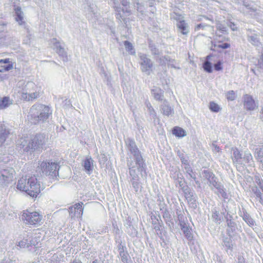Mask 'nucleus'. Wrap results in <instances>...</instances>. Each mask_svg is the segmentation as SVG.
Instances as JSON below:
<instances>
[{
  "mask_svg": "<svg viewBox=\"0 0 263 263\" xmlns=\"http://www.w3.org/2000/svg\"><path fill=\"white\" fill-rule=\"evenodd\" d=\"M227 26L226 21H217L216 23V27L218 31L217 32H220L224 35H228Z\"/></svg>",
  "mask_w": 263,
  "mask_h": 263,
  "instance_id": "nucleus-25",
  "label": "nucleus"
},
{
  "mask_svg": "<svg viewBox=\"0 0 263 263\" xmlns=\"http://www.w3.org/2000/svg\"><path fill=\"white\" fill-rule=\"evenodd\" d=\"M151 93L154 98L157 101H162L163 99V91L160 88L154 86L151 89Z\"/></svg>",
  "mask_w": 263,
  "mask_h": 263,
  "instance_id": "nucleus-23",
  "label": "nucleus"
},
{
  "mask_svg": "<svg viewBox=\"0 0 263 263\" xmlns=\"http://www.w3.org/2000/svg\"><path fill=\"white\" fill-rule=\"evenodd\" d=\"M83 166L85 172L87 174H90L93 169V160L90 157H86L84 160Z\"/></svg>",
  "mask_w": 263,
  "mask_h": 263,
  "instance_id": "nucleus-20",
  "label": "nucleus"
},
{
  "mask_svg": "<svg viewBox=\"0 0 263 263\" xmlns=\"http://www.w3.org/2000/svg\"><path fill=\"white\" fill-rule=\"evenodd\" d=\"M126 144L128 151L134 157L135 164L138 167V171L141 172H143L145 176H146V165L144 163V160L135 141L130 138H127L126 141Z\"/></svg>",
  "mask_w": 263,
  "mask_h": 263,
  "instance_id": "nucleus-3",
  "label": "nucleus"
},
{
  "mask_svg": "<svg viewBox=\"0 0 263 263\" xmlns=\"http://www.w3.org/2000/svg\"><path fill=\"white\" fill-rule=\"evenodd\" d=\"M222 68L221 66V63L220 61H218L217 63L214 65V69L216 71H219Z\"/></svg>",
  "mask_w": 263,
  "mask_h": 263,
  "instance_id": "nucleus-59",
  "label": "nucleus"
},
{
  "mask_svg": "<svg viewBox=\"0 0 263 263\" xmlns=\"http://www.w3.org/2000/svg\"><path fill=\"white\" fill-rule=\"evenodd\" d=\"M50 43L53 46V49L55 50L56 52L57 50H60L64 48V43L61 42L56 38L51 39Z\"/></svg>",
  "mask_w": 263,
  "mask_h": 263,
  "instance_id": "nucleus-29",
  "label": "nucleus"
},
{
  "mask_svg": "<svg viewBox=\"0 0 263 263\" xmlns=\"http://www.w3.org/2000/svg\"><path fill=\"white\" fill-rule=\"evenodd\" d=\"M225 212H223L222 213L226 220L227 226L228 228L227 230V233L229 236H231L236 230V223L232 220V216L230 215L227 211L226 209L224 210Z\"/></svg>",
  "mask_w": 263,
  "mask_h": 263,
  "instance_id": "nucleus-14",
  "label": "nucleus"
},
{
  "mask_svg": "<svg viewBox=\"0 0 263 263\" xmlns=\"http://www.w3.org/2000/svg\"><path fill=\"white\" fill-rule=\"evenodd\" d=\"M243 220L251 227H253L255 225V221L252 218L250 215L246 211H243L241 215Z\"/></svg>",
  "mask_w": 263,
  "mask_h": 263,
  "instance_id": "nucleus-28",
  "label": "nucleus"
},
{
  "mask_svg": "<svg viewBox=\"0 0 263 263\" xmlns=\"http://www.w3.org/2000/svg\"><path fill=\"white\" fill-rule=\"evenodd\" d=\"M119 257L120 258L122 263H129L130 261V257L127 251L120 252L119 254Z\"/></svg>",
  "mask_w": 263,
  "mask_h": 263,
  "instance_id": "nucleus-38",
  "label": "nucleus"
},
{
  "mask_svg": "<svg viewBox=\"0 0 263 263\" xmlns=\"http://www.w3.org/2000/svg\"><path fill=\"white\" fill-rule=\"evenodd\" d=\"M243 160L248 163L252 165L253 163V157L251 153L247 152L245 153L243 157Z\"/></svg>",
  "mask_w": 263,
  "mask_h": 263,
  "instance_id": "nucleus-49",
  "label": "nucleus"
},
{
  "mask_svg": "<svg viewBox=\"0 0 263 263\" xmlns=\"http://www.w3.org/2000/svg\"><path fill=\"white\" fill-rule=\"evenodd\" d=\"M172 134L178 138H182L186 136V132L182 128L175 126L172 130Z\"/></svg>",
  "mask_w": 263,
  "mask_h": 263,
  "instance_id": "nucleus-31",
  "label": "nucleus"
},
{
  "mask_svg": "<svg viewBox=\"0 0 263 263\" xmlns=\"http://www.w3.org/2000/svg\"><path fill=\"white\" fill-rule=\"evenodd\" d=\"M40 93L35 91L32 93L22 92L21 95V98L24 100L30 101H33L34 99L39 98Z\"/></svg>",
  "mask_w": 263,
  "mask_h": 263,
  "instance_id": "nucleus-26",
  "label": "nucleus"
},
{
  "mask_svg": "<svg viewBox=\"0 0 263 263\" xmlns=\"http://www.w3.org/2000/svg\"><path fill=\"white\" fill-rule=\"evenodd\" d=\"M115 10L117 12L116 13V17L119 20H123L122 16L120 13L121 8L118 7L119 2H120L123 6H128L129 1L128 0H114Z\"/></svg>",
  "mask_w": 263,
  "mask_h": 263,
  "instance_id": "nucleus-22",
  "label": "nucleus"
},
{
  "mask_svg": "<svg viewBox=\"0 0 263 263\" xmlns=\"http://www.w3.org/2000/svg\"><path fill=\"white\" fill-rule=\"evenodd\" d=\"M210 109L214 112H218L221 110L220 106L214 102H211L209 105Z\"/></svg>",
  "mask_w": 263,
  "mask_h": 263,
  "instance_id": "nucleus-45",
  "label": "nucleus"
},
{
  "mask_svg": "<svg viewBox=\"0 0 263 263\" xmlns=\"http://www.w3.org/2000/svg\"><path fill=\"white\" fill-rule=\"evenodd\" d=\"M57 53L64 62L68 61V59L67 57V53L65 50L64 47L60 50H57Z\"/></svg>",
  "mask_w": 263,
  "mask_h": 263,
  "instance_id": "nucleus-44",
  "label": "nucleus"
},
{
  "mask_svg": "<svg viewBox=\"0 0 263 263\" xmlns=\"http://www.w3.org/2000/svg\"><path fill=\"white\" fill-rule=\"evenodd\" d=\"M254 157L258 161L263 164V146L260 148H257L255 149Z\"/></svg>",
  "mask_w": 263,
  "mask_h": 263,
  "instance_id": "nucleus-34",
  "label": "nucleus"
},
{
  "mask_svg": "<svg viewBox=\"0 0 263 263\" xmlns=\"http://www.w3.org/2000/svg\"><path fill=\"white\" fill-rule=\"evenodd\" d=\"M127 165L129 170V182L132 185L134 189L136 192H137L141 187L139 177L138 173L139 172L138 170V167L136 164L135 165L133 161H127ZM142 175L143 172H140Z\"/></svg>",
  "mask_w": 263,
  "mask_h": 263,
  "instance_id": "nucleus-4",
  "label": "nucleus"
},
{
  "mask_svg": "<svg viewBox=\"0 0 263 263\" xmlns=\"http://www.w3.org/2000/svg\"><path fill=\"white\" fill-rule=\"evenodd\" d=\"M177 27L183 34H186L189 32L187 24L184 21L179 22L177 24Z\"/></svg>",
  "mask_w": 263,
  "mask_h": 263,
  "instance_id": "nucleus-32",
  "label": "nucleus"
},
{
  "mask_svg": "<svg viewBox=\"0 0 263 263\" xmlns=\"http://www.w3.org/2000/svg\"><path fill=\"white\" fill-rule=\"evenodd\" d=\"M181 230L183 231L185 237L188 240L191 241L193 240V236L191 232V229L189 228V227H183Z\"/></svg>",
  "mask_w": 263,
  "mask_h": 263,
  "instance_id": "nucleus-40",
  "label": "nucleus"
},
{
  "mask_svg": "<svg viewBox=\"0 0 263 263\" xmlns=\"http://www.w3.org/2000/svg\"><path fill=\"white\" fill-rule=\"evenodd\" d=\"M152 218V224L154 229L156 231L157 233L158 234V232L160 231V228L161 227L159 220L156 218V217L155 215L151 216Z\"/></svg>",
  "mask_w": 263,
  "mask_h": 263,
  "instance_id": "nucleus-36",
  "label": "nucleus"
},
{
  "mask_svg": "<svg viewBox=\"0 0 263 263\" xmlns=\"http://www.w3.org/2000/svg\"><path fill=\"white\" fill-rule=\"evenodd\" d=\"M203 177L208 180L209 185L213 190V187L217 186V184L219 183L217 180V178L212 172L209 170L203 171Z\"/></svg>",
  "mask_w": 263,
  "mask_h": 263,
  "instance_id": "nucleus-15",
  "label": "nucleus"
},
{
  "mask_svg": "<svg viewBox=\"0 0 263 263\" xmlns=\"http://www.w3.org/2000/svg\"><path fill=\"white\" fill-rule=\"evenodd\" d=\"M39 169L43 174L50 176L52 178H57L59 175V170L60 168L58 163L43 161L39 163Z\"/></svg>",
  "mask_w": 263,
  "mask_h": 263,
  "instance_id": "nucleus-5",
  "label": "nucleus"
},
{
  "mask_svg": "<svg viewBox=\"0 0 263 263\" xmlns=\"http://www.w3.org/2000/svg\"><path fill=\"white\" fill-rule=\"evenodd\" d=\"M227 26L230 27V28L233 31H236L237 30V27L236 26L235 24H234L233 22H231L229 21H227Z\"/></svg>",
  "mask_w": 263,
  "mask_h": 263,
  "instance_id": "nucleus-58",
  "label": "nucleus"
},
{
  "mask_svg": "<svg viewBox=\"0 0 263 263\" xmlns=\"http://www.w3.org/2000/svg\"><path fill=\"white\" fill-rule=\"evenodd\" d=\"M149 47L151 49L152 53L154 55H158L159 53V50L156 47V46L152 44H149Z\"/></svg>",
  "mask_w": 263,
  "mask_h": 263,
  "instance_id": "nucleus-56",
  "label": "nucleus"
},
{
  "mask_svg": "<svg viewBox=\"0 0 263 263\" xmlns=\"http://www.w3.org/2000/svg\"><path fill=\"white\" fill-rule=\"evenodd\" d=\"M114 229L113 232L116 235H119L120 234V230L118 228L117 224H115L114 223L112 224Z\"/></svg>",
  "mask_w": 263,
  "mask_h": 263,
  "instance_id": "nucleus-60",
  "label": "nucleus"
},
{
  "mask_svg": "<svg viewBox=\"0 0 263 263\" xmlns=\"http://www.w3.org/2000/svg\"><path fill=\"white\" fill-rule=\"evenodd\" d=\"M258 66L260 68L263 69V53L258 59Z\"/></svg>",
  "mask_w": 263,
  "mask_h": 263,
  "instance_id": "nucleus-61",
  "label": "nucleus"
},
{
  "mask_svg": "<svg viewBox=\"0 0 263 263\" xmlns=\"http://www.w3.org/2000/svg\"><path fill=\"white\" fill-rule=\"evenodd\" d=\"M224 246L230 250H232L233 248V244L232 240L230 238H227L223 240Z\"/></svg>",
  "mask_w": 263,
  "mask_h": 263,
  "instance_id": "nucleus-51",
  "label": "nucleus"
},
{
  "mask_svg": "<svg viewBox=\"0 0 263 263\" xmlns=\"http://www.w3.org/2000/svg\"><path fill=\"white\" fill-rule=\"evenodd\" d=\"M29 185L28 187L29 190V195L32 197H36L40 193V184L37 181L35 176H31L28 178V181Z\"/></svg>",
  "mask_w": 263,
  "mask_h": 263,
  "instance_id": "nucleus-8",
  "label": "nucleus"
},
{
  "mask_svg": "<svg viewBox=\"0 0 263 263\" xmlns=\"http://www.w3.org/2000/svg\"><path fill=\"white\" fill-rule=\"evenodd\" d=\"M227 99L228 100L233 101L236 98L235 93L233 90H230L227 92L226 94Z\"/></svg>",
  "mask_w": 263,
  "mask_h": 263,
  "instance_id": "nucleus-52",
  "label": "nucleus"
},
{
  "mask_svg": "<svg viewBox=\"0 0 263 263\" xmlns=\"http://www.w3.org/2000/svg\"><path fill=\"white\" fill-rule=\"evenodd\" d=\"M116 242L118 243L117 249H118L119 254H120V252H126V251H125L126 247L122 243V241L121 240L117 239V240H116Z\"/></svg>",
  "mask_w": 263,
  "mask_h": 263,
  "instance_id": "nucleus-48",
  "label": "nucleus"
},
{
  "mask_svg": "<svg viewBox=\"0 0 263 263\" xmlns=\"http://www.w3.org/2000/svg\"><path fill=\"white\" fill-rule=\"evenodd\" d=\"M233 160L234 162L239 163L242 159V155L237 148H233Z\"/></svg>",
  "mask_w": 263,
  "mask_h": 263,
  "instance_id": "nucleus-33",
  "label": "nucleus"
},
{
  "mask_svg": "<svg viewBox=\"0 0 263 263\" xmlns=\"http://www.w3.org/2000/svg\"><path fill=\"white\" fill-rule=\"evenodd\" d=\"M212 218L216 223H220L221 222V217L219 212L216 210H212Z\"/></svg>",
  "mask_w": 263,
  "mask_h": 263,
  "instance_id": "nucleus-42",
  "label": "nucleus"
},
{
  "mask_svg": "<svg viewBox=\"0 0 263 263\" xmlns=\"http://www.w3.org/2000/svg\"><path fill=\"white\" fill-rule=\"evenodd\" d=\"M161 112L163 115L170 116L174 114V109L166 100H164L161 106Z\"/></svg>",
  "mask_w": 263,
  "mask_h": 263,
  "instance_id": "nucleus-21",
  "label": "nucleus"
},
{
  "mask_svg": "<svg viewBox=\"0 0 263 263\" xmlns=\"http://www.w3.org/2000/svg\"><path fill=\"white\" fill-rule=\"evenodd\" d=\"M184 169L190 176V178L195 180L196 179V173L194 172L189 164H185L184 166Z\"/></svg>",
  "mask_w": 263,
  "mask_h": 263,
  "instance_id": "nucleus-43",
  "label": "nucleus"
},
{
  "mask_svg": "<svg viewBox=\"0 0 263 263\" xmlns=\"http://www.w3.org/2000/svg\"><path fill=\"white\" fill-rule=\"evenodd\" d=\"M167 61H168V65L171 66L172 68L177 69H180V67L176 65V61L174 59H166Z\"/></svg>",
  "mask_w": 263,
  "mask_h": 263,
  "instance_id": "nucleus-54",
  "label": "nucleus"
},
{
  "mask_svg": "<svg viewBox=\"0 0 263 263\" xmlns=\"http://www.w3.org/2000/svg\"><path fill=\"white\" fill-rule=\"evenodd\" d=\"M243 5L246 8V12L250 13L255 11V9L253 8L251 4H247L245 2H243Z\"/></svg>",
  "mask_w": 263,
  "mask_h": 263,
  "instance_id": "nucleus-55",
  "label": "nucleus"
},
{
  "mask_svg": "<svg viewBox=\"0 0 263 263\" xmlns=\"http://www.w3.org/2000/svg\"><path fill=\"white\" fill-rule=\"evenodd\" d=\"M248 41L253 45L257 47H261V44L259 39L258 35L256 31L251 29H248L247 31Z\"/></svg>",
  "mask_w": 263,
  "mask_h": 263,
  "instance_id": "nucleus-13",
  "label": "nucleus"
},
{
  "mask_svg": "<svg viewBox=\"0 0 263 263\" xmlns=\"http://www.w3.org/2000/svg\"><path fill=\"white\" fill-rule=\"evenodd\" d=\"M124 45L126 50L130 54L135 55L136 53L135 50L133 46V44L128 41L124 42Z\"/></svg>",
  "mask_w": 263,
  "mask_h": 263,
  "instance_id": "nucleus-37",
  "label": "nucleus"
},
{
  "mask_svg": "<svg viewBox=\"0 0 263 263\" xmlns=\"http://www.w3.org/2000/svg\"><path fill=\"white\" fill-rule=\"evenodd\" d=\"M46 138L44 134H37L30 140L22 138L18 141L17 145L25 152H33L35 150L43 149L46 142Z\"/></svg>",
  "mask_w": 263,
  "mask_h": 263,
  "instance_id": "nucleus-1",
  "label": "nucleus"
},
{
  "mask_svg": "<svg viewBox=\"0 0 263 263\" xmlns=\"http://www.w3.org/2000/svg\"><path fill=\"white\" fill-rule=\"evenodd\" d=\"M17 247L20 248H25L29 246V243L27 239H23L17 242L16 244Z\"/></svg>",
  "mask_w": 263,
  "mask_h": 263,
  "instance_id": "nucleus-53",
  "label": "nucleus"
},
{
  "mask_svg": "<svg viewBox=\"0 0 263 263\" xmlns=\"http://www.w3.org/2000/svg\"><path fill=\"white\" fill-rule=\"evenodd\" d=\"M28 181V178H23L22 177L20 179L18 180L16 188L21 191L25 192L29 195V188L28 187V185H29Z\"/></svg>",
  "mask_w": 263,
  "mask_h": 263,
  "instance_id": "nucleus-18",
  "label": "nucleus"
},
{
  "mask_svg": "<svg viewBox=\"0 0 263 263\" xmlns=\"http://www.w3.org/2000/svg\"><path fill=\"white\" fill-rule=\"evenodd\" d=\"M237 263H246L245 259L241 255H238L237 257Z\"/></svg>",
  "mask_w": 263,
  "mask_h": 263,
  "instance_id": "nucleus-63",
  "label": "nucleus"
},
{
  "mask_svg": "<svg viewBox=\"0 0 263 263\" xmlns=\"http://www.w3.org/2000/svg\"><path fill=\"white\" fill-rule=\"evenodd\" d=\"M135 7L136 8L137 11L140 13L141 16H143L145 12V8L144 6L138 2H135Z\"/></svg>",
  "mask_w": 263,
  "mask_h": 263,
  "instance_id": "nucleus-47",
  "label": "nucleus"
},
{
  "mask_svg": "<svg viewBox=\"0 0 263 263\" xmlns=\"http://www.w3.org/2000/svg\"><path fill=\"white\" fill-rule=\"evenodd\" d=\"M89 13L88 14V17L92 19L93 17L96 18L97 17V13L92 10L91 8H88Z\"/></svg>",
  "mask_w": 263,
  "mask_h": 263,
  "instance_id": "nucleus-57",
  "label": "nucleus"
},
{
  "mask_svg": "<svg viewBox=\"0 0 263 263\" xmlns=\"http://www.w3.org/2000/svg\"><path fill=\"white\" fill-rule=\"evenodd\" d=\"M212 55H209L206 57V60L204 62L203 65V67L205 71L211 73L212 71V67L211 63L209 61V60L211 58Z\"/></svg>",
  "mask_w": 263,
  "mask_h": 263,
  "instance_id": "nucleus-39",
  "label": "nucleus"
},
{
  "mask_svg": "<svg viewBox=\"0 0 263 263\" xmlns=\"http://www.w3.org/2000/svg\"><path fill=\"white\" fill-rule=\"evenodd\" d=\"M10 132L4 125H0V146H2L8 138Z\"/></svg>",
  "mask_w": 263,
  "mask_h": 263,
  "instance_id": "nucleus-24",
  "label": "nucleus"
},
{
  "mask_svg": "<svg viewBox=\"0 0 263 263\" xmlns=\"http://www.w3.org/2000/svg\"><path fill=\"white\" fill-rule=\"evenodd\" d=\"M13 68V64L9 59L0 60V72L8 71Z\"/></svg>",
  "mask_w": 263,
  "mask_h": 263,
  "instance_id": "nucleus-19",
  "label": "nucleus"
},
{
  "mask_svg": "<svg viewBox=\"0 0 263 263\" xmlns=\"http://www.w3.org/2000/svg\"><path fill=\"white\" fill-rule=\"evenodd\" d=\"M213 187L217 190L215 193L218 196L220 195L223 198L225 199H228V195L226 192V189L220 183H218L217 186H215Z\"/></svg>",
  "mask_w": 263,
  "mask_h": 263,
  "instance_id": "nucleus-27",
  "label": "nucleus"
},
{
  "mask_svg": "<svg viewBox=\"0 0 263 263\" xmlns=\"http://www.w3.org/2000/svg\"><path fill=\"white\" fill-rule=\"evenodd\" d=\"M139 57L141 60L140 65L142 71L149 75L152 71V69L153 66L152 62L145 54L140 53Z\"/></svg>",
  "mask_w": 263,
  "mask_h": 263,
  "instance_id": "nucleus-9",
  "label": "nucleus"
},
{
  "mask_svg": "<svg viewBox=\"0 0 263 263\" xmlns=\"http://www.w3.org/2000/svg\"><path fill=\"white\" fill-rule=\"evenodd\" d=\"M254 182L261 190L263 194V180L259 176L256 175L254 177ZM252 191L257 198L259 199L260 203L263 205V196L258 189L257 186L252 188Z\"/></svg>",
  "mask_w": 263,
  "mask_h": 263,
  "instance_id": "nucleus-10",
  "label": "nucleus"
},
{
  "mask_svg": "<svg viewBox=\"0 0 263 263\" xmlns=\"http://www.w3.org/2000/svg\"><path fill=\"white\" fill-rule=\"evenodd\" d=\"M12 103L8 97H5L0 100V109L8 107Z\"/></svg>",
  "mask_w": 263,
  "mask_h": 263,
  "instance_id": "nucleus-35",
  "label": "nucleus"
},
{
  "mask_svg": "<svg viewBox=\"0 0 263 263\" xmlns=\"http://www.w3.org/2000/svg\"><path fill=\"white\" fill-rule=\"evenodd\" d=\"M15 171L12 167H6L0 168V184L7 186L13 181Z\"/></svg>",
  "mask_w": 263,
  "mask_h": 263,
  "instance_id": "nucleus-6",
  "label": "nucleus"
},
{
  "mask_svg": "<svg viewBox=\"0 0 263 263\" xmlns=\"http://www.w3.org/2000/svg\"><path fill=\"white\" fill-rule=\"evenodd\" d=\"M50 43L53 46V49L55 50L56 52L57 50H60L64 48V43L61 42L56 38L51 39Z\"/></svg>",
  "mask_w": 263,
  "mask_h": 263,
  "instance_id": "nucleus-30",
  "label": "nucleus"
},
{
  "mask_svg": "<svg viewBox=\"0 0 263 263\" xmlns=\"http://www.w3.org/2000/svg\"><path fill=\"white\" fill-rule=\"evenodd\" d=\"M214 46L218 48L227 49L230 48V44L228 43L217 42Z\"/></svg>",
  "mask_w": 263,
  "mask_h": 263,
  "instance_id": "nucleus-50",
  "label": "nucleus"
},
{
  "mask_svg": "<svg viewBox=\"0 0 263 263\" xmlns=\"http://www.w3.org/2000/svg\"><path fill=\"white\" fill-rule=\"evenodd\" d=\"M0 263H16L15 260H13L12 259H3L2 260Z\"/></svg>",
  "mask_w": 263,
  "mask_h": 263,
  "instance_id": "nucleus-64",
  "label": "nucleus"
},
{
  "mask_svg": "<svg viewBox=\"0 0 263 263\" xmlns=\"http://www.w3.org/2000/svg\"><path fill=\"white\" fill-rule=\"evenodd\" d=\"M82 204V202L77 203L69 208V215L72 218L74 217H82L83 215Z\"/></svg>",
  "mask_w": 263,
  "mask_h": 263,
  "instance_id": "nucleus-17",
  "label": "nucleus"
},
{
  "mask_svg": "<svg viewBox=\"0 0 263 263\" xmlns=\"http://www.w3.org/2000/svg\"><path fill=\"white\" fill-rule=\"evenodd\" d=\"M22 220L27 224L36 225L39 224L42 219V216L36 212H30L28 210L24 211L22 216Z\"/></svg>",
  "mask_w": 263,
  "mask_h": 263,
  "instance_id": "nucleus-7",
  "label": "nucleus"
},
{
  "mask_svg": "<svg viewBox=\"0 0 263 263\" xmlns=\"http://www.w3.org/2000/svg\"><path fill=\"white\" fill-rule=\"evenodd\" d=\"M213 151L214 153H218L220 151V147L217 146L215 143H212Z\"/></svg>",
  "mask_w": 263,
  "mask_h": 263,
  "instance_id": "nucleus-62",
  "label": "nucleus"
},
{
  "mask_svg": "<svg viewBox=\"0 0 263 263\" xmlns=\"http://www.w3.org/2000/svg\"><path fill=\"white\" fill-rule=\"evenodd\" d=\"M146 107L147 108V109H148V112H149L150 116H151L153 119L156 118V117H157L156 112H155L154 109L151 105V103L148 102H146Z\"/></svg>",
  "mask_w": 263,
  "mask_h": 263,
  "instance_id": "nucleus-46",
  "label": "nucleus"
},
{
  "mask_svg": "<svg viewBox=\"0 0 263 263\" xmlns=\"http://www.w3.org/2000/svg\"><path fill=\"white\" fill-rule=\"evenodd\" d=\"M182 190L184 194L185 198L190 205L193 208L196 207V199L193 191L190 189L187 185L183 186Z\"/></svg>",
  "mask_w": 263,
  "mask_h": 263,
  "instance_id": "nucleus-12",
  "label": "nucleus"
},
{
  "mask_svg": "<svg viewBox=\"0 0 263 263\" xmlns=\"http://www.w3.org/2000/svg\"><path fill=\"white\" fill-rule=\"evenodd\" d=\"M215 40L217 42H223L228 40V35H224L220 32H216Z\"/></svg>",
  "mask_w": 263,
  "mask_h": 263,
  "instance_id": "nucleus-41",
  "label": "nucleus"
},
{
  "mask_svg": "<svg viewBox=\"0 0 263 263\" xmlns=\"http://www.w3.org/2000/svg\"><path fill=\"white\" fill-rule=\"evenodd\" d=\"M15 20L20 26H23L28 32V28L26 26V22L24 18V13L21 10V8L17 6L14 9Z\"/></svg>",
  "mask_w": 263,
  "mask_h": 263,
  "instance_id": "nucleus-16",
  "label": "nucleus"
},
{
  "mask_svg": "<svg viewBox=\"0 0 263 263\" xmlns=\"http://www.w3.org/2000/svg\"><path fill=\"white\" fill-rule=\"evenodd\" d=\"M242 100L244 107L247 110H254L257 107L253 98L250 95L246 94L243 95Z\"/></svg>",
  "mask_w": 263,
  "mask_h": 263,
  "instance_id": "nucleus-11",
  "label": "nucleus"
},
{
  "mask_svg": "<svg viewBox=\"0 0 263 263\" xmlns=\"http://www.w3.org/2000/svg\"><path fill=\"white\" fill-rule=\"evenodd\" d=\"M51 114L52 110L48 106L36 104L30 109V120L32 123L36 124L40 121H44L48 119Z\"/></svg>",
  "mask_w": 263,
  "mask_h": 263,
  "instance_id": "nucleus-2",
  "label": "nucleus"
}]
</instances>
